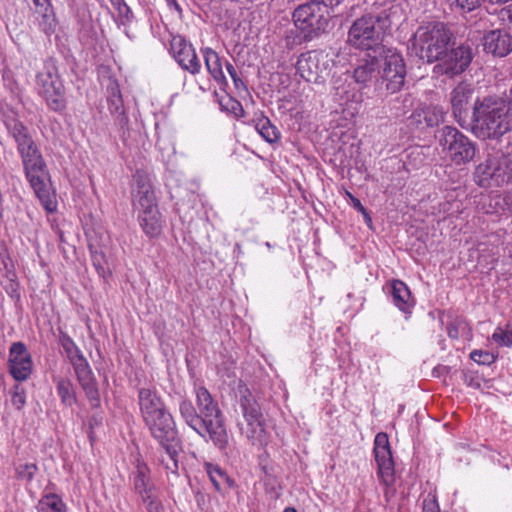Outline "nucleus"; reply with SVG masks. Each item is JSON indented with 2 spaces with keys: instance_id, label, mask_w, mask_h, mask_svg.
I'll return each mask as SVG.
<instances>
[{
  "instance_id": "nucleus-1",
  "label": "nucleus",
  "mask_w": 512,
  "mask_h": 512,
  "mask_svg": "<svg viewBox=\"0 0 512 512\" xmlns=\"http://www.w3.org/2000/svg\"><path fill=\"white\" fill-rule=\"evenodd\" d=\"M3 122L17 143L25 176L47 213L57 211L58 202L54 190L46 182L47 171L43 157L32 139L27 127L19 121L14 112L4 114Z\"/></svg>"
},
{
  "instance_id": "nucleus-2",
  "label": "nucleus",
  "mask_w": 512,
  "mask_h": 512,
  "mask_svg": "<svg viewBox=\"0 0 512 512\" xmlns=\"http://www.w3.org/2000/svg\"><path fill=\"white\" fill-rule=\"evenodd\" d=\"M512 129V107L504 100L485 97L473 106L472 132L479 139H497Z\"/></svg>"
},
{
  "instance_id": "nucleus-3",
  "label": "nucleus",
  "mask_w": 512,
  "mask_h": 512,
  "mask_svg": "<svg viewBox=\"0 0 512 512\" xmlns=\"http://www.w3.org/2000/svg\"><path fill=\"white\" fill-rule=\"evenodd\" d=\"M133 206L143 233L151 239L158 238L163 231L164 221L158 209L150 180L140 173L135 176Z\"/></svg>"
},
{
  "instance_id": "nucleus-4",
  "label": "nucleus",
  "mask_w": 512,
  "mask_h": 512,
  "mask_svg": "<svg viewBox=\"0 0 512 512\" xmlns=\"http://www.w3.org/2000/svg\"><path fill=\"white\" fill-rule=\"evenodd\" d=\"M450 40L451 33L443 23H429L416 30L410 50L419 59L433 63L446 52Z\"/></svg>"
},
{
  "instance_id": "nucleus-5",
  "label": "nucleus",
  "mask_w": 512,
  "mask_h": 512,
  "mask_svg": "<svg viewBox=\"0 0 512 512\" xmlns=\"http://www.w3.org/2000/svg\"><path fill=\"white\" fill-rule=\"evenodd\" d=\"M195 395L201 426L205 429V441L210 439L217 448L224 450L228 446V433L218 403L203 386L195 388Z\"/></svg>"
},
{
  "instance_id": "nucleus-6",
  "label": "nucleus",
  "mask_w": 512,
  "mask_h": 512,
  "mask_svg": "<svg viewBox=\"0 0 512 512\" xmlns=\"http://www.w3.org/2000/svg\"><path fill=\"white\" fill-rule=\"evenodd\" d=\"M438 143L445 160L454 166L466 165L476 155V144L453 126L441 129Z\"/></svg>"
},
{
  "instance_id": "nucleus-7",
  "label": "nucleus",
  "mask_w": 512,
  "mask_h": 512,
  "mask_svg": "<svg viewBox=\"0 0 512 512\" xmlns=\"http://www.w3.org/2000/svg\"><path fill=\"white\" fill-rule=\"evenodd\" d=\"M386 32L374 15L367 13L351 25L348 43L357 49L378 53L385 48L382 42Z\"/></svg>"
},
{
  "instance_id": "nucleus-8",
  "label": "nucleus",
  "mask_w": 512,
  "mask_h": 512,
  "mask_svg": "<svg viewBox=\"0 0 512 512\" xmlns=\"http://www.w3.org/2000/svg\"><path fill=\"white\" fill-rule=\"evenodd\" d=\"M327 7L319 0H311L299 5L293 13L296 29L305 40H311L324 32L329 25Z\"/></svg>"
},
{
  "instance_id": "nucleus-9",
  "label": "nucleus",
  "mask_w": 512,
  "mask_h": 512,
  "mask_svg": "<svg viewBox=\"0 0 512 512\" xmlns=\"http://www.w3.org/2000/svg\"><path fill=\"white\" fill-rule=\"evenodd\" d=\"M61 344L74 369L78 383L92 405H97L99 402V392L94 374L87 359L70 337H63Z\"/></svg>"
},
{
  "instance_id": "nucleus-10",
  "label": "nucleus",
  "mask_w": 512,
  "mask_h": 512,
  "mask_svg": "<svg viewBox=\"0 0 512 512\" xmlns=\"http://www.w3.org/2000/svg\"><path fill=\"white\" fill-rule=\"evenodd\" d=\"M243 422L239 423L241 434L253 445L264 447L269 442L265 420L257 401L251 396L241 399Z\"/></svg>"
},
{
  "instance_id": "nucleus-11",
  "label": "nucleus",
  "mask_w": 512,
  "mask_h": 512,
  "mask_svg": "<svg viewBox=\"0 0 512 512\" xmlns=\"http://www.w3.org/2000/svg\"><path fill=\"white\" fill-rule=\"evenodd\" d=\"M36 90L54 111L65 108V91L54 62H45L36 76Z\"/></svg>"
},
{
  "instance_id": "nucleus-12",
  "label": "nucleus",
  "mask_w": 512,
  "mask_h": 512,
  "mask_svg": "<svg viewBox=\"0 0 512 512\" xmlns=\"http://www.w3.org/2000/svg\"><path fill=\"white\" fill-rule=\"evenodd\" d=\"M511 180L512 158L503 155L488 156L474 171L475 183L484 188L501 186Z\"/></svg>"
},
{
  "instance_id": "nucleus-13",
  "label": "nucleus",
  "mask_w": 512,
  "mask_h": 512,
  "mask_svg": "<svg viewBox=\"0 0 512 512\" xmlns=\"http://www.w3.org/2000/svg\"><path fill=\"white\" fill-rule=\"evenodd\" d=\"M144 423L152 437L166 450L174 461V467L177 468L176 456L179 451V443L173 416L166 409L144 420Z\"/></svg>"
},
{
  "instance_id": "nucleus-14",
  "label": "nucleus",
  "mask_w": 512,
  "mask_h": 512,
  "mask_svg": "<svg viewBox=\"0 0 512 512\" xmlns=\"http://www.w3.org/2000/svg\"><path fill=\"white\" fill-rule=\"evenodd\" d=\"M380 57L381 69L378 68L382 84L390 93L401 90L406 77V65L402 54L395 48L385 47L376 53Z\"/></svg>"
},
{
  "instance_id": "nucleus-15",
  "label": "nucleus",
  "mask_w": 512,
  "mask_h": 512,
  "mask_svg": "<svg viewBox=\"0 0 512 512\" xmlns=\"http://www.w3.org/2000/svg\"><path fill=\"white\" fill-rule=\"evenodd\" d=\"M333 57L325 51H308L297 60L298 74L307 82L324 83L333 66Z\"/></svg>"
},
{
  "instance_id": "nucleus-16",
  "label": "nucleus",
  "mask_w": 512,
  "mask_h": 512,
  "mask_svg": "<svg viewBox=\"0 0 512 512\" xmlns=\"http://www.w3.org/2000/svg\"><path fill=\"white\" fill-rule=\"evenodd\" d=\"M331 96L343 111H350L354 115L362 102V94L356 89L352 77L348 73L334 76L331 83Z\"/></svg>"
},
{
  "instance_id": "nucleus-17",
  "label": "nucleus",
  "mask_w": 512,
  "mask_h": 512,
  "mask_svg": "<svg viewBox=\"0 0 512 512\" xmlns=\"http://www.w3.org/2000/svg\"><path fill=\"white\" fill-rule=\"evenodd\" d=\"M472 61V50L468 46H458L446 50L434 67L435 72L455 76L464 72Z\"/></svg>"
},
{
  "instance_id": "nucleus-18",
  "label": "nucleus",
  "mask_w": 512,
  "mask_h": 512,
  "mask_svg": "<svg viewBox=\"0 0 512 512\" xmlns=\"http://www.w3.org/2000/svg\"><path fill=\"white\" fill-rule=\"evenodd\" d=\"M374 455L379 479L386 486L392 485L394 482V462L386 433L381 432L375 436Z\"/></svg>"
},
{
  "instance_id": "nucleus-19",
  "label": "nucleus",
  "mask_w": 512,
  "mask_h": 512,
  "mask_svg": "<svg viewBox=\"0 0 512 512\" xmlns=\"http://www.w3.org/2000/svg\"><path fill=\"white\" fill-rule=\"evenodd\" d=\"M406 8V0H376L370 14H373L387 31L392 25L405 19Z\"/></svg>"
},
{
  "instance_id": "nucleus-20",
  "label": "nucleus",
  "mask_w": 512,
  "mask_h": 512,
  "mask_svg": "<svg viewBox=\"0 0 512 512\" xmlns=\"http://www.w3.org/2000/svg\"><path fill=\"white\" fill-rule=\"evenodd\" d=\"M8 369L16 381H25L33 370L32 357L22 342H14L9 348Z\"/></svg>"
},
{
  "instance_id": "nucleus-21",
  "label": "nucleus",
  "mask_w": 512,
  "mask_h": 512,
  "mask_svg": "<svg viewBox=\"0 0 512 512\" xmlns=\"http://www.w3.org/2000/svg\"><path fill=\"white\" fill-rule=\"evenodd\" d=\"M171 51L176 62L186 71L195 75L201 70V63L194 47L183 37L175 36L171 40Z\"/></svg>"
},
{
  "instance_id": "nucleus-22",
  "label": "nucleus",
  "mask_w": 512,
  "mask_h": 512,
  "mask_svg": "<svg viewBox=\"0 0 512 512\" xmlns=\"http://www.w3.org/2000/svg\"><path fill=\"white\" fill-rule=\"evenodd\" d=\"M474 88L466 82L459 83L450 94L452 114L460 126H464L468 115V105L473 97Z\"/></svg>"
},
{
  "instance_id": "nucleus-23",
  "label": "nucleus",
  "mask_w": 512,
  "mask_h": 512,
  "mask_svg": "<svg viewBox=\"0 0 512 512\" xmlns=\"http://www.w3.org/2000/svg\"><path fill=\"white\" fill-rule=\"evenodd\" d=\"M483 46L494 56L504 57L512 51V35L506 29L492 30L484 36Z\"/></svg>"
},
{
  "instance_id": "nucleus-24",
  "label": "nucleus",
  "mask_w": 512,
  "mask_h": 512,
  "mask_svg": "<svg viewBox=\"0 0 512 512\" xmlns=\"http://www.w3.org/2000/svg\"><path fill=\"white\" fill-rule=\"evenodd\" d=\"M138 405L143 421L167 409L157 391L150 388L139 390Z\"/></svg>"
},
{
  "instance_id": "nucleus-25",
  "label": "nucleus",
  "mask_w": 512,
  "mask_h": 512,
  "mask_svg": "<svg viewBox=\"0 0 512 512\" xmlns=\"http://www.w3.org/2000/svg\"><path fill=\"white\" fill-rule=\"evenodd\" d=\"M389 293L393 304L402 312L410 313L415 301L408 286L401 280H393L389 285Z\"/></svg>"
},
{
  "instance_id": "nucleus-26",
  "label": "nucleus",
  "mask_w": 512,
  "mask_h": 512,
  "mask_svg": "<svg viewBox=\"0 0 512 512\" xmlns=\"http://www.w3.org/2000/svg\"><path fill=\"white\" fill-rule=\"evenodd\" d=\"M201 54L204 58L205 66L211 77L217 82L220 88L228 85V81L223 72V65L219 54L210 47L201 48Z\"/></svg>"
},
{
  "instance_id": "nucleus-27",
  "label": "nucleus",
  "mask_w": 512,
  "mask_h": 512,
  "mask_svg": "<svg viewBox=\"0 0 512 512\" xmlns=\"http://www.w3.org/2000/svg\"><path fill=\"white\" fill-rule=\"evenodd\" d=\"M379 60L378 57L367 54V58L360 61L353 72L354 81L362 86H366L378 74Z\"/></svg>"
},
{
  "instance_id": "nucleus-28",
  "label": "nucleus",
  "mask_w": 512,
  "mask_h": 512,
  "mask_svg": "<svg viewBox=\"0 0 512 512\" xmlns=\"http://www.w3.org/2000/svg\"><path fill=\"white\" fill-rule=\"evenodd\" d=\"M179 413L183 421L205 440V429L201 426V419L192 402L182 399L179 402Z\"/></svg>"
},
{
  "instance_id": "nucleus-29",
  "label": "nucleus",
  "mask_w": 512,
  "mask_h": 512,
  "mask_svg": "<svg viewBox=\"0 0 512 512\" xmlns=\"http://www.w3.org/2000/svg\"><path fill=\"white\" fill-rule=\"evenodd\" d=\"M149 472V468L144 463H138L134 474V488L141 495L144 502L152 497L153 485Z\"/></svg>"
},
{
  "instance_id": "nucleus-30",
  "label": "nucleus",
  "mask_w": 512,
  "mask_h": 512,
  "mask_svg": "<svg viewBox=\"0 0 512 512\" xmlns=\"http://www.w3.org/2000/svg\"><path fill=\"white\" fill-rule=\"evenodd\" d=\"M253 123L256 131L268 143H275L280 139V132L277 127L263 114L256 116Z\"/></svg>"
},
{
  "instance_id": "nucleus-31",
  "label": "nucleus",
  "mask_w": 512,
  "mask_h": 512,
  "mask_svg": "<svg viewBox=\"0 0 512 512\" xmlns=\"http://www.w3.org/2000/svg\"><path fill=\"white\" fill-rule=\"evenodd\" d=\"M57 394L60 397L61 403L65 406L71 407L76 401V391L72 381L67 377L55 378Z\"/></svg>"
},
{
  "instance_id": "nucleus-32",
  "label": "nucleus",
  "mask_w": 512,
  "mask_h": 512,
  "mask_svg": "<svg viewBox=\"0 0 512 512\" xmlns=\"http://www.w3.org/2000/svg\"><path fill=\"white\" fill-rule=\"evenodd\" d=\"M425 127H435L444 121L446 111L436 104H422Z\"/></svg>"
},
{
  "instance_id": "nucleus-33",
  "label": "nucleus",
  "mask_w": 512,
  "mask_h": 512,
  "mask_svg": "<svg viewBox=\"0 0 512 512\" xmlns=\"http://www.w3.org/2000/svg\"><path fill=\"white\" fill-rule=\"evenodd\" d=\"M205 470L216 490L221 491L223 488L231 486L229 477L219 466L205 463Z\"/></svg>"
},
{
  "instance_id": "nucleus-34",
  "label": "nucleus",
  "mask_w": 512,
  "mask_h": 512,
  "mask_svg": "<svg viewBox=\"0 0 512 512\" xmlns=\"http://www.w3.org/2000/svg\"><path fill=\"white\" fill-rule=\"evenodd\" d=\"M37 512H66V506L56 494L44 495L37 504Z\"/></svg>"
},
{
  "instance_id": "nucleus-35",
  "label": "nucleus",
  "mask_w": 512,
  "mask_h": 512,
  "mask_svg": "<svg viewBox=\"0 0 512 512\" xmlns=\"http://www.w3.org/2000/svg\"><path fill=\"white\" fill-rule=\"evenodd\" d=\"M492 339L500 346H512V326H507L505 329L497 327L492 334Z\"/></svg>"
},
{
  "instance_id": "nucleus-36",
  "label": "nucleus",
  "mask_w": 512,
  "mask_h": 512,
  "mask_svg": "<svg viewBox=\"0 0 512 512\" xmlns=\"http://www.w3.org/2000/svg\"><path fill=\"white\" fill-rule=\"evenodd\" d=\"M109 93L108 103L110 111L112 113H120L123 108V102L118 86L115 83L109 87Z\"/></svg>"
},
{
  "instance_id": "nucleus-37",
  "label": "nucleus",
  "mask_w": 512,
  "mask_h": 512,
  "mask_svg": "<svg viewBox=\"0 0 512 512\" xmlns=\"http://www.w3.org/2000/svg\"><path fill=\"white\" fill-rule=\"evenodd\" d=\"M470 358L479 365H491L496 360V355L483 350H473Z\"/></svg>"
},
{
  "instance_id": "nucleus-38",
  "label": "nucleus",
  "mask_w": 512,
  "mask_h": 512,
  "mask_svg": "<svg viewBox=\"0 0 512 512\" xmlns=\"http://www.w3.org/2000/svg\"><path fill=\"white\" fill-rule=\"evenodd\" d=\"M11 402L18 410H21L26 403L25 391L19 385H16L11 391Z\"/></svg>"
},
{
  "instance_id": "nucleus-39",
  "label": "nucleus",
  "mask_w": 512,
  "mask_h": 512,
  "mask_svg": "<svg viewBox=\"0 0 512 512\" xmlns=\"http://www.w3.org/2000/svg\"><path fill=\"white\" fill-rule=\"evenodd\" d=\"M37 470V467L34 463H24L19 464L16 467V473L18 477L25 479V480H31Z\"/></svg>"
},
{
  "instance_id": "nucleus-40",
  "label": "nucleus",
  "mask_w": 512,
  "mask_h": 512,
  "mask_svg": "<svg viewBox=\"0 0 512 512\" xmlns=\"http://www.w3.org/2000/svg\"><path fill=\"white\" fill-rule=\"evenodd\" d=\"M92 261H93V265L94 267L96 268L98 274L105 278L108 274H109V271L105 265V262H104V259H103V255L102 254H99L97 252L93 253L92 254Z\"/></svg>"
},
{
  "instance_id": "nucleus-41",
  "label": "nucleus",
  "mask_w": 512,
  "mask_h": 512,
  "mask_svg": "<svg viewBox=\"0 0 512 512\" xmlns=\"http://www.w3.org/2000/svg\"><path fill=\"white\" fill-rule=\"evenodd\" d=\"M422 112H423V107H422V105H420L413 111V113L409 117V119H408L409 125L414 126L416 128L424 127L425 126L424 114H422Z\"/></svg>"
},
{
  "instance_id": "nucleus-42",
  "label": "nucleus",
  "mask_w": 512,
  "mask_h": 512,
  "mask_svg": "<svg viewBox=\"0 0 512 512\" xmlns=\"http://www.w3.org/2000/svg\"><path fill=\"white\" fill-rule=\"evenodd\" d=\"M423 512H440L437 501L434 497L428 496L423 501Z\"/></svg>"
},
{
  "instance_id": "nucleus-43",
  "label": "nucleus",
  "mask_w": 512,
  "mask_h": 512,
  "mask_svg": "<svg viewBox=\"0 0 512 512\" xmlns=\"http://www.w3.org/2000/svg\"><path fill=\"white\" fill-rule=\"evenodd\" d=\"M29 3H32L35 7L37 13H41L46 15V12L49 9L48 0H27Z\"/></svg>"
},
{
  "instance_id": "nucleus-44",
  "label": "nucleus",
  "mask_w": 512,
  "mask_h": 512,
  "mask_svg": "<svg viewBox=\"0 0 512 512\" xmlns=\"http://www.w3.org/2000/svg\"><path fill=\"white\" fill-rule=\"evenodd\" d=\"M226 69H227V72L228 74L230 75V77L232 78L236 88H239L240 85H243V82L242 80L239 78L235 68L233 67L232 64H230L229 62L226 63Z\"/></svg>"
},
{
  "instance_id": "nucleus-45",
  "label": "nucleus",
  "mask_w": 512,
  "mask_h": 512,
  "mask_svg": "<svg viewBox=\"0 0 512 512\" xmlns=\"http://www.w3.org/2000/svg\"><path fill=\"white\" fill-rule=\"evenodd\" d=\"M351 202H352V205L353 207L358 210L360 213H362L364 215V217L368 220V221H371V218L369 217L368 213H367V210L365 209V207L361 204L360 200L354 196H351Z\"/></svg>"
},
{
  "instance_id": "nucleus-46",
  "label": "nucleus",
  "mask_w": 512,
  "mask_h": 512,
  "mask_svg": "<svg viewBox=\"0 0 512 512\" xmlns=\"http://www.w3.org/2000/svg\"><path fill=\"white\" fill-rule=\"evenodd\" d=\"M147 504V509L149 512H161L162 507L159 502L153 500L152 498L145 502Z\"/></svg>"
},
{
  "instance_id": "nucleus-47",
  "label": "nucleus",
  "mask_w": 512,
  "mask_h": 512,
  "mask_svg": "<svg viewBox=\"0 0 512 512\" xmlns=\"http://www.w3.org/2000/svg\"><path fill=\"white\" fill-rule=\"evenodd\" d=\"M320 2L324 3L325 6H338L343 0H319Z\"/></svg>"
},
{
  "instance_id": "nucleus-48",
  "label": "nucleus",
  "mask_w": 512,
  "mask_h": 512,
  "mask_svg": "<svg viewBox=\"0 0 512 512\" xmlns=\"http://www.w3.org/2000/svg\"><path fill=\"white\" fill-rule=\"evenodd\" d=\"M448 335L451 337V338H457L458 337V331L455 327L453 326H449L448 327Z\"/></svg>"
},
{
  "instance_id": "nucleus-49",
  "label": "nucleus",
  "mask_w": 512,
  "mask_h": 512,
  "mask_svg": "<svg viewBox=\"0 0 512 512\" xmlns=\"http://www.w3.org/2000/svg\"><path fill=\"white\" fill-rule=\"evenodd\" d=\"M233 110L235 111L236 109H239V111L241 113H243V109H242V106L241 104L238 102V101H233Z\"/></svg>"
},
{
  "instance_id": "nucleus-50",
  "label": "nucleus",
  "mask_w": 512,
  "mask_h": 512,
  "mask_svg": "<svg viewBox=\"0 0 512 512\" xmlns=\"http://www.w3.org/2000/svg\"><path fill=\"white\" fill-rule=\"evenodd\" d=\"M234 252H237L238 254H240L242 252L241 251V247H240V245L238 243L235 244Z\"/></svg>"
},
{
  "instance_id": "nucleus-51",
  "label": "nucleus",
  "mask_w": 512,
  "mask_h": 512,
  "mask_svg": "<svg viewBox=\"0 0 512 512\" xmlns=\"http://www.w3.org/2000/svg\"><path fill=\"white\" fill-rule=\"evenodd\" d=\"M283 512H297L294 508H286Z\"/></svg>"
},
{
  "instance_id": "nucleus-52",
  "label": "nucleus",
  "mask_w": 512,
  "mask_h": 512,
  "mask_svg": "<svg viewBox=\"0 0 512 512\" xmlns=\"http://www.w3.org/2000/svg\"><path fill=\"white\" fill-rule=\"evenodd\" d=\"M348 197L351 199V196H353L351 193L347 192Z\"/></svg>"
}]
</instances>
